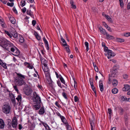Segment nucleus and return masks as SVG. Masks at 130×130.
<instances>
[{"instance_id":"57","label":"nucleus","mask_w":130,"mask_h":130,"mask_svg":"<svg viewBox=\"0 0 130 130\" xmlns=\"http://www.w3.org/2000/svg\"><path fill=\"white\" fill-rule=\"evenodd\" d=\"M15 31H13V30H12V31H11L10 30V32L9 33L10 34V35H11L12 36H13V34H14L15 33Z\"/></svg>"},{"instance_id":"63","label":"nucleus","mask_w":130,"mask_h":130,"mask_svg":"<svg viewBox=\"0 0 130 130\" xmlns=\"http://www.w3.org/2000/svg\"><path fill=\"white\" fill-rule=\"evenodd\" d=\"M18 126V128L20 130L21 129L23 128V127L22 126V125L20 124H19Z\"/></svg>"},{"instance_id":"4","label":"nucleus","mask_w":130,"mask_h":130,"mask_svg":"<svg viewBox=\"0 0 130 130\" xmlns=\"http://www.w3.org/2000/svg\"><path fill=\"white\" fill-rule=\"evenodd\" d=\"M12 127L15 128H17L18 125L17 120L15 117H14L12 119Z\"/></svg>"},{"instance_id":"2","label":"nucleus","mask_w":130,"mask_h":130,"mask_svg":"<svg viewBox=\"0 0 130 130\" xmlns=\"http://www.w3.org/2000/svg\"><path fill=\"white\" fill-rule=\"evenodd\" d=\"M32 100L35 103H41L40 98L35 92H34L33 93Z\"/></svg>"},{"instance_id":"43","label":"nucleus","mask_w":130,"mask_h":130,"mask_svg":"<svg viewBox=\"0 0 130 130\" xmlns=\"http://www.w3.org/2000/svg\"><path fill=\"white\" fill-rule=\"evenodd\" d=\"M62 95L66 99H68V98L67 97V94L65 93L64 92H63L62 93Z\"/></svg>"},{"instance_id":"29","label":"nucleus","mask_w":130,"mask_h":130,"mask_svg":"<svg viewBox=\"0 0 130 130\" xmlns=\"http://www.w3.org/2000/svg\"><path fill=\"white\" fill-rule=\"evenodd\" d=\"M61 40L62 42L63 43H64L62 44L63 46H68V45L67 44L65 40L62 37H61Z\"/></svg>"},{"instance_id":"16","label":"nucleus","mask_w":130,"mask_h":130,"mask_svg":"<svg viewBox=\"0 0 130 130\" xmlns=\"http://www.w3.org/2000/svg\"><path fill=\"white\" fill-rule=\"evenodd\" d=\"M9 18L11 23L13 24H14L15 23V20L13 16L11 15L9 17Z\"/></svg>"},{"instance_id":"35","label":"nucleus","mask_w":130,"mask_h":130,"mask_svg":"<svg viewBox=\"0 0 130 130\" xmlns=\"http://www.w3.org/2000/svg\"><path fill=\"white\" fill-rule=\"evenodd\" d=\"M116 41L118 42H122L124 41V40L122 38H116Z\"/></svg>"},{"instance_id":"6","label":"nucleus","mask_w":130,"mask_h":130,"mask_svg":"<svg viewBox=\"0 0 130 130\" xmlns=\"http://www.w3.org/2000/svg\"><path fill=\"white\" fill-rule=\"evenodd\" d=\"M10 51L13 52L12 54L15 56H18L19 55L20 52L17 49L15 50L14 48H11Z\"/></svg>"},{"instance_id":"47","label":"nucleus","mask_w":130,"mask_h":130,"mask_svg":"<svg viewBox=\"0 0 130 130\" xmlns=\"http://www.w3.org/2000/svg\"><path fill=\"white\" fill-rule=\"evenodd\" d=\"M122 100L123 101H127V99L125 96H122L121 97Z\"/></svg>"},{"instance_id":"9","label":"nucleus","mask_w":130,"mask_h":130,"mask_svg":"<svg viewBox=\"0 0 130 130\" xmlns=\"http://www.w3.org/2000/svg\"><path fill=\"white\" fill-rule=\"evenodd\" d=\"M24 92L26 95H29L32 92V90L30 89H26L24 90Z\"/></svg>"},{"instance_id":"44","label":"nucleus","mask_w":130,"mask_h":130,"mask_svg":"<svg viewBox=\"0 0 130 130\" xmlns=\"http://www.w3.org/2000/svg\"><path fill=\"white\" fill-rule=\"evenodd\" d=\"M67 130H72L71 127L69 125L66 126Z\"/></svg>"},{"instance_id":"53","label":"nucleus","mask_w":130,"mask_h":130,"mask_svg":"<svg viewBox=\"0 0 130 130\" xmlns=\"http://www.w3.org/2000/svg\"><path fill=\"white\" fill-rule=\"evenodd\" d=\"M55 105L58 107L59 108L60 106V105L59 103L58 102V101H56L55 103Z\"/></svg>"},{"instance_id":"17","label":"nucleus","mask_w":130,"mask_h":130,"mask_svg":"<svg viewBox=\"0 0 130 130\" xmlns=\"http://www.w3.org/2000/svg\"><path fill=\"white\" fill-rule=\"evenodd\" d=\"M111 74L110 75V77H114L116 73L118 72L117 71L113 70L112 69L110 71Z\"/></svg>"},{"instance_id":"21","label":"nucleus","mask_w":130,"mask_h":130,"mask_svg":"<svg viewBox=\"0 0 130 130\" xmlns=\"http://www.w3.org/2000/svg\"><path fill=\"white\" fill-rule=\"evenodd\" d=\"M4 123L3 120L2 119H0V128L2 129L4 127Z\"/></svg>"},{"instance_id":"41","label":"nucleus","mask_w":130,"mask_h":130,"mask_svg":"<svg viewBox=\"0 0 130 130\" xmlns=\"http://www.w3.org/2000/svg\"><path fill=\"white\" fill-rule=\"evenodd\" d=\"M25 0H22L21 1L20 5L21 6L23 7L25 5Z\"/></svg>"},{"instance_id":"56","label":"nucleus","mask_w":130,"mask_h":130,"mask_svg":"<svg viewBox=\"0 0 130 130\" xmlns=\"http://www.w3.org/2000/svg\"><path fill=\"white\" fill-rule=\"evenodd\" d=\"M78 100L79 99L77 96H75L74 97V101L75 102H77Z\"/></svg>"},{"instance_id":"11","label":"nucleus","mask_w":130,"mask_h":130,"mask_svg":"<svg viewBox=\"0 0 130 130\" xmlns=\"http://www.w3.org/2000/svg\"><path fill=\"white\" fill-rule=\"evenodd\" d=\"M99 86L100 91L102 92L104 90V88L102 81L100 80L99 81Z\"/></svg>"},{"instance_id":"7","label":"nucleus","mask_w":130,"mask_h":130,"mask_svg":"<svg viewBox=\"0 0 130 130\" xmlns=\"http://www.w3.org/2000/svg\"><path fill=\"white\" fill-rule=\"evenodd\" d=\"M89 82L92 90L94 91V93L96 94V91L95 88L93 85V79H92L91 78H90L89 79Z\"/></svg>"},{"instance_id":"14","label":"nucleus","mask_w":130,"mask_h":130,"mask_svg":"<svg viewBox=\"0 0 130 130\" xmlns=\"http://www.w3.org/2000/svg\"><path fill=\"white\" fill-rule=\"evenodd\" d=\"M36 105H34L33 108L34 109L37 110L41 107V103H36Z\"/></svg>"},{"instance_id":"1","label":"nucleus","mask_w":130,"mask_h":130,"mask_svg":"<svg viewBox=\"0 0 130 130\" xmlns=\"http://www.w3.org/2000/svg\"><path fill=\"white\" fill-rule=\"evenodd\" d=\"M17 76L14 78V82L15 85L18 86H21L26 85V83L24 79L25 78L24 76L20 73L17 74Z\"/></svg>"},{"instance_id":"15","label":"nucleus","mask_w":130,"mask_h":130,"mask_svg":"<svg viewBox=\"0 0 130 130\" xmlns=\"http://www.w3.org/2000/svg\"><path fill=\"white\" fill-rule=\"evenodd\" d=\"M43 40L44 42V43L45 44V46L46 47L47 49V50H48L49 49V47L48 43L47 40L44 37L43 38Z\"/></svg>"},{"instance_id":"45","label":"nucleus","mask_w":130,"mask_h":130,"mask_svg":"<svg viewBox=\"0 0 130 130\" xmlns=\"http://www.w3.org/2000/svg\"><path fill=\"white\" fill-rule=\"evenodd\" d=\"M57 83L59 86L61 88H62V86H61V84L59 80H58V81H57Z\"/></svg>"},{"instance_id":"24","label":"nucleus","mask_w":130,"mask_h":130,"mask_svg":"<svg viewBox=\"0 0 130 130\" xmlns=\"http://www.w3.org/2000/svg\"><path fill=\"white\" fill-rule=\"evenodd\" d=\"M26 13L27 14L29 15L31 17L33 18L34 17L33 13L30 10H28L27 11Z\"/></svg>"},{"instance_id":"60","label":"nucleus","mask_w":130,"mask_h":130,"mask_svg":"<svg viewBox=\"0 0 130 130\" xmlns=\"http://www.w3.org/2000/svg\"><path fill=\"white\" fill-rule=\"evenodd\" d=\"M14 4L13 2H11V3H9V6L12 7L14 5Z\"/></svg>"},{"instance_id":"59","label":"nucleus","mask_w":130,"mask_h":130,"mask_svg":"<svg viewBox=\"0 0 130 130\" xmlns=\"http://www.w3.org/2000/svg\"><path fill=\"white\" fill-rule=\"evenodd\" d=\"M17 86L16 85H15L14 86H13V88H14V89L16 91H17V92H18V91L19 90L17 88Z\"/></svg>"},{"instance_id":"58","label":"nucleus","mask_w":130,"mask_h":130,"mask_svg":"<svg viewBox=\"0 0 130 130\" xmlns=\"http://www.w3.org/2000/svg\"><path fill=\"white\" fill-rule=\"evenodd\" d=\"M27 67L28 68H29V69H32L34 68V67L32 66H31L30 65V64L27 66Z\"/></svg>"},{"instance_id":"33","label":"nucleus","mask_w":130,"mask_h":130,"mask_svg":"<svg viewBox=\"0 0 130 130\" xmlns=\"http://www.w3.org/2000/svg\"><path fill=\"white\" fill-rule=\"evenodd\" d=\"M118 91V89L116 88H115L112 89L111 92L112 93L114 94H116Z\"/></svg>"},{"instance_id":"12","label":"nucleus","mask_w":130,"mask_h":130,"mask_svg":"<svg viewBox=\"0 0 130 130\" xmlns=\"http://www.w3.org/2000/svg\"><path fill=\"white\" fill-rule=\"evenodd\" d=\"M18 36V34L16 32L14 34H13V36H12L11 35H10L9 32V37L12 40H14L15 38H17Z\"/></svg>"},{"instance_id":"3","label":"nucleus","mask_w":130,"mask_h":130,"mask_svg":"<svg viewBox=\"0 0 130 130\" xmlns=\"http://www.w3.org/2000/svg\"><path fill=\"white\" fill-rule=\"evenodd\" d=\"M1 41V44L3 45V47L4 48L8 50V41L5 39H2Z\"/></svg>"},{"instance_id":"36","label":"nucleus","mask_w":130,"mask_h":130,"mask_svg":"<svg viewBox=\"0 0 130 130\" xmlns=\"http://www.w3.org/2000/svg\"><path fill=\"white\" fill-rule=\"evenodd\" d=\"M108 113L109 115V118L110 119L111 118V113H112V110L110 108H108Z\"/></svg>"},{"instance_id":"37","label":"nucleus","mask_w":130,"mask_h":130,"mask_svg":"<svg viewBox=\"0 0 130 130\" xmlns=\"http://www.w3.org/2000/svg\"><path fill=\"white\" fill-rule=\"evenodd\" d=\"M105 17L106 19L109 22H111L112 19L108 15H105Z\"/></svg>"},{"instance_id":"34","label":"nucleus","mask_w":130,"mask_h":130,"mask_svg":"<svg viewBox=\"0 0 130 130\" xmlns=\"http://www.w3.org/2000/svg\"><path fill=\"white\" fill-rule=\"evenodd\" d=\"M112 85L114 86H116L118 84L117 80L116 79H113L112 81Z\"/></svg>"},{"instance_id":"19","label":"nucleus","mask_w":130,"mask_h":130,"mask_svg":"<svg viewBox=\"0 0 130 130\" xmlns=\"http://www.w3.org/2000/svg\"><path fill=\"white\" fill-rule=\"evenodd\" d=\"M107 54L108 55L107 57L108 59L110 58L111 57H113L116 55V54L112 52L111 53H108Z\"/></svg>"},{"instance_id":"62","label":"nucleus","mask_w":130,"mask_h":130,"mask_svg":"<svg viewBox=\"0 0 130 130\" xmlns=\"http://www.w3.org/2000/svg\"><path fill=\"white\" fill-rule=\"evenodd\" d=\"M26 11V9L25 7H24L22 9V11L24 13Z\"/></svg>"},{"instance_id":"50","label":"nucleus","mask_w":130,"mask_h":130,"mask_svg":"<svg viewBox=\"0 0 130 130\" xmlns=\"http://www.w3.org/2000/svg\"><path fill=\"white\" fill-rule=\"evenodd\" d=\"M13 11L16 14H18V12L16 10L15 7H13L12 9Z\"/></svg>"},{"instance_id":"8","label":"nucleus","mask_w":130,"mask_h":130,"mask_svg":"<svg viewBox=\"0 0 130 130\" xmlns=\"http://www.w3.org/2000/svg\"><path fill=\"white\" fill-rule=\"evenodd\" d=\"M9 96L10 97V99L13 104L15 105V100L13 94L12 93H9Z\"/></svg>"},{"instance_id":"18","label":"nucleus","mask_w":130,"mask_h":130,"mask_svg":"<svg viewBox=\"0 0 130 130\" xmlns=\"http://www.w3.org/2000/svg\"><path fill=\"white\" fill-rule=\"evenodd\" d=\"M45 112V110L43 106H42L38 112V113L40 115H43Z\"/></svg>"},{"instance_id":"25","label":"nucleus","mask_w":130,"mask_h":130,"mask_svg":"<svg viewBox=\"0 0 130 130\" xmlns=\"http://www.w3.org/2000/svg\"><path fill=\"white\" fill-rule=\"evenodd\" d=\"M34 35L35 36L37 39L39 41L41 39V38L40 36L38 35L37 32L36 31L34 32Z\"/></svg>"},{"instance_id":"52","label":"nucleus","mask_w":130,"mask_h":130,"mask_svg":"<svg viewBox=\"0 0 130 130\" xmlns=\"http://www.w3.org/2000/svg\"><path fill=\"white\" fill-rule=\"evenodd\" d=\"M104 51L105 52H107L108 50V47L106 46L105 45L104 46Z\"/></svg>"},{"instance_id":"49","label":"nucleus","mask_w":130,"mask_h":130,"mask_svg":"<svg viewBox=\"0 0 130 130\" xmlns=\"http://www.w3.org/2000/svg\"><path fill=\"white\" fill-rule=\"evenodd\" d=\"M65 48L66 50V51L67 52H70V50L69 48V46L68 45V46H66Z\"/></svg>"},{"instance_id":"40","label":"nucleus","mask_w":130,"mask_h":130,"mask_svg":"<svg viewBox=\"0 0 130 130\" xmlns=\"http://www.w3.org/2000/svg\"><path fill=\"white\" fill-rule=\"evenodd\" d=\"M16 99L17 100L18 102H20L21 101V95H18V97L16 98Z\"/></svg>"},{"instance_id":"32","label":"nucleus","mask_w":130,"mask_h":130,"mask_svg":"<svg viewBox=\"0 0 130 130\" xmlns=\"http://www.w3.org/2000/svg\"><path fill=\"white\" fill-rule=\"evenodd\" d=\"M59 75L61 76L60 77L59 79L61 81V82L64 84L66 86H67V85L66 84V83L65 80L60 75Z\"/></svg>"},{"instance_id":"39","label":"nucleus","mask_w":130,"mask_h":130,"mask_svg":"<svg viewBox=\"0 0 130 130\" xmlns=\"http://www.w3.org/2000/svg\"><path fill=\"white\" fill-rule=\"evenodd\" d=\"M85 44L86 47V50L87 51H88L89 50V44L87 42H86L84 43Z\"/></svg>"},{"instance_id":"27","label":"nucleus","mask_w":130,"mask_h":130,"mask_svg":"<svg viewBox=\"0 0 130 130\" xmlns=\"http://www.w3.org/2000/svg\"><path fill=\"white\" fill-rule=\"evenodd\" d=\"M119 66L118 65L116 64L113 66L112 69L118 72V70L119 69Z\"/></svg>"},{"instance_id":"55","label":"nucleus","mask_w":130,"mask_h":130,"mask_svg":"<svg viewBox=\"0 0 130 130\" xmlns=\"http://www.w3.org/2000/svg\"><path fill=\"white\" fill-rule=\"evenodd\" d=\"M36 23V21L34 20H33L32 22V23L33 26H34Z\"/></svg>"},{"instance_id":"13","label":"nucleus","mask_w":130,"mask_h":130,"mask_svg":"<svg viewBox=\"0 0 130 130\" xmlns=\"http://www.w3.org/2000/svg\"><path fill=\"white\" fill-rule=\"evenodd\" d=\"M124 87L122 89L123 91H127L130 89V86L128 85H124Z\"/></svg>"},{"instance_id":"10","label":"nucleus","mask_w":130,"mask_h":130,"mask_svg":"<svg viewBox=\"0 0 130 130\" xmlns=\"http://www.w3.org/2000/svg\"><path fill=\"white\" fill-rule=\"evenodd\" d=\"M60 119L63 123L66 126L69 125V123L67 122V120L64 117L62 116L60 118Z\"/></svg>"},{"instance_id":"38","label":"nucleus","mask_w":130,"mask_h":130,"mask_svg":"<svg viewBox=\"0 0 130 130\" xmlns=\"http://www.w3.org/2000/svg\"><path fill=\"white\" fill-rule=\"evenodd\" d=\"M13 44L9 41V50L11 48H14Z\"/></svg>"},{"instance_id":"48","label":"nucleus","mask_w":130,"mask_h":130,"mask_svg":"<svg viewBox=\"0 0 130 130\" xmlns=\"http://www.w3.org/2000/svg\"><path fill=\"white\" fill-rule=\"evenodd\" d=\"M121 7L122 8L124 4L123 1H119Z\"/></svg>"},{"instance_id":"28","label":"nucleus","mask_w":130,"mask_h":130,"mask_svg":"<svg viewBox=\"0 0 130 130\" xmlns=\"http://www.w3.org/2000/svg\"><path fill=\"white\" fill-rule=\"evenodd\" d=\"M128 116H124V121L125 124L126 125H127L128 122Z\"/></svg>"},{"instance_id":"46","label":"nucleus","mask_w":130,"mask_h":130,"mask_svg":"<svg viewBox=\"0 0 130 130\" xmlns=\"http://www.w3.org/2000/svg\"><path fill=\"white\" fill-rule=\"evenodd\" d=\"M89 120L91 125H94V120H92L90 118H89Z\"/></svg>"},{"instance_id":"20","label":"nucleus","mask_w":130,"mask_h":130,"mask_svg":"<svg viewBox=\"0 0 130 130\" xmlns=\"http://www.w3.org/2000/svg\"><path fill=\"white\" fill-rule=\"evenodd\" d=\"M46 78V82L48 84H52V82L50 76L47 77V78Z\"/></svg>"},{"instance_id":"30","label":"nucleus","mask_w":130,"mask_h":130,"mask_svg":"<svg viewBox=\"0 0 130 130\" xmlns=\"http://www.w3.org/2000/svg\"><path fill=\"white\" fill-rule=\"evenodd\" d=\"M106 35L107 36L106 38L110 40L113 39H114V37L113 36L111 35H110L109 34H108L107 33Z\"/></svg>"},{"instance_id":"54","label":"nucleus","mask_w":130,"mask_h":130,"mask_svg":"<svg viewBox=\"0 0 130 130\" xmlns=\"http://www.w3.org/2000/svg\"><path fill=\"white\" fill-rule=\"evenodd\" d=\"M44 72H47L49 70V69L47 67H45L43 69Z\"/></svg>"},{"instance_id":"61","label":"nucleus","mask_w":130,"mask_h":130,"mask_svg":"<svg viewBox=\"0 0 130 130\" xmlns=\"http://www.w3.org/2000/svg\"><path fill=\"white\" fill-rule=\"evenodd\" d=\"M42 123L44 127H45V128H46L47 127H48V126L47 124L43 122H42Z\"/></svg>"},{"instance_id":"5","label":"nucleus","mask_w":130,"mask_h":130,"mask_svg":"<svg viewBox=\"0 0 130 130\" xmlns=\"http://www.w3.org/2000/svg\"><path fill=\"white\" fill-rule=\"evenodd\" d=\"M3 112L6 114L8 113V103H5L2 108Z\"/></svg>"},{"instance_id":"22","label":"nucleus","mask_w":130,"mask_h":130,"mask_svg":"<svg viewBox=\"0 0 130 130\" xmlns=\"http://www.w3.org/2000/svg\"><path fill=\"white\" fill-rule=\"evenodd\" d=\"M99 29L100 32L104 35H106L107 33L105 30L102 27H100Z\"/></svg>"},{"instance_id":"51","label":"nucleus","mask_w":130,"mask_h":130,"mask_svg":"<svg viewBox=\"0 0 130 130\" xmlns=\"http://www.w3.org/2000/svg\"><path fill=\"white\" fill-rule=\"evenodd\" d=\"M1 24V26H2L3 27H4V28H6V24H5V23L4 21L3 22V23H2Z\"/></svg>"},{"instance_id":"23","label":"nucleus","mask_w":130,"mask_h":130,"mask_svg":"<svg viewBox=\"0 0 130 130\" xmlns=\"http://www.w3.org/2000/svg\"><path fill=\"white\" fill-rule=\"evenodd\" d=\"M70 4L71 5V7L72 8L75 9L76 8V6L74 4V2L73 0H70Z\"/></svg>"},{"instance_id":"26","label":"nucleus","mask_w":130,"mask_h":130,"mask_svg":"<svg viewBox=\"0 0 130 130\" xmlns=\"http://www.w3.org/2000/svg\"><path fill=\"white\" fill-rule=\"evenodd\" d=\"M19 40L20 42L21 43H23L24 41V39L23 37L20 35H19Z\"/></svg>"},{"instance_id":"42","label":"nucleus","mask_w":130,"mask_h":130,"mask_svg":"<svg viewBox=\"0 0 130 130\" xmlns=\"http://www.w3.org/2000/svg\"><path fill=\"white\" fill-rule=\"evenodd\" d=\"M119 110H120L121 112L120 113V115H122L123 114V112L124 110L121 107H120L119 108Z\"/></svg>"},{"instance_id":"64","label":"nucleus","mask_w":130,"mask_h":130,"mask_svg":"<svg viewBox=\"0 0 130 130\" xmlns=\"http://www.w3.org/2000/svg\"><path fill=\"white\" fill-rule=\"evenodd\" d=\"M127 9L128 10L130 9V3H128L127 5Z\"/></svg>"},{"instance_id":"31","label":"nucleus","mask_w":130,"mask_h":130,"mask_svg":"<svg viewBox=\"0 0 130 130\" xmlns=\"http://www.w3.org/2000/svg\"><path fill=\"white\" fill-rule=\"evenodd\" d=\"M0 64L5 69L7 68V67L6 66V64L3 63L2 61L1 60H0Z\"/></svg>"}]
</instances>
